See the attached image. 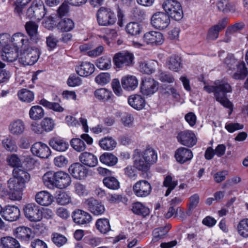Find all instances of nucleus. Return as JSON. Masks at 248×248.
Returning a JSON list of instances; mask_svg holds the SVG:
<instances>
[{
  "label": "nucleus",
  "mask_w": 248,
  "mask_h": 248,
  "mask_svg": "<svg viewBox=\"0 0 248 248\" xmlns=\"http://www.w3.org/2000/svg\"><path fill=\"white\" fill-rule=\"evenodd\" d=\"M134 164L138 170L147 172L151 165L155 163L157 159V153L149 145L142 152L139 149L134 150Z\"/></svg>",
  "instance_id": "obj_1"
},
{
  "label": "nucleus",
  "mask_w": 248,
  "mask_h": 248,
  "mask_svg": "<svg viewBox=\"0 0 248 248\" xmlns=\"http://www.w3.org/2000/svg\"><path fill=\"white\" fill-rule=\"evenodd\" d=\"M232 87L227 82L221 81L219 84H216L215 99L224 107L232 110V104L228 99L227 93H231Z\"/></svg>",
  "instance_id": "obj_2"
},
{
  "label": "nucleus",
  "mask_w": 248,
  "mask_h": 248,
  "mask_svg": "<svg viewBox=\"0 0 248 248\" xmlns=\"http://www.w3.org/2000/svg\"><path fill=\"white\" fill-rule=\"evenodd\" d=\"M224 63L230 70H234L237 68V72H235L232 77L236 80H243L248 75V70L245 62L242 61L238 63L237 60L233 57L229 56L224 60Z\"/></svg>",
  "instance_id": "obj_3"
},
{
  "label": "nucleus",
  "mask_w": 248,
  "mask_h": 248,
  "mask_svg": "<svg viewBox=\"0 0 248 248\" xmlns=\"http://www.w3.org/2000/svg\"><path fill=\"white\" fill-rule=\"evenodd\" d=\"M165 13L176 21H180L183 17L182 6L177 0H165L162 4Z\"/></svg>",
  "instance_id": "obj_4"
},
{
  "label": "nucleus",
  "mask_w": 248,
  "mask_h": 248,
  "mask_svg": "<svg viewBox=\"0 0 248 248\" xmlns=\"http://www.w3.org/2000/svg\"><path fill=\"white\" fill-rule=\"evenodd\" d=\"M98 24L100 26H108L114 25L117 20L114 12L109 8L101 7L96 13Z\"/></svg>",
  "instance_id": "obj_5"
},
{
  "label": "nucleus",
  "mask_w": 248,
  "mask_h": 248,
  "mask_svg": "<svg viewBox=\"0 0 248 248\" xmlns=\"http://www.w3.org/2000/svg\"><path fill=\"white\" fill-rule=\"evenodd\" d=\"M22 50L18 59L21 64L25 66L32 65L37 62L40 55L38 48H33L31 46Z\"/></svg>",
  "instance_id": "obj_6"
},
{
  "label": "nucleus",
  "mask_w": 248,
  "mask_h": 248,
  "mask_svg": "<svg viewBox=\"0 0 248 248\" xmlns=\"http://www.w3.org/2000/svg\"><path fill=\"white\" fill-rule=\"evenodd\" d=\"M9 188V198L13 201H19L22 199V192L25 188L23 183L20 182L14 176L7 181Z\"/></svg>",
  "instance_id": "obj_7"
},
{
  "label": "nucleus",
  "mask_w": 248,
  "mask_h": 248,
  "mask_svg": "<svg viewBox=\"0 0 248 248\" xmlns=\"http://www.w3.org/2000/svg\"><path fill=\"white\" fill-rule=\"evenodd\" d=\"M133 54L127 51H123L116 53L113 58V62L117 68L130 66L134 63Z\"/></svg>",
  "instance_id": "obj_8"
},
{
  "label": "nucleus",
  "mask_w": 248,
  "mask_h": 248,
  "mask_svg": "<svg viewBox=\"0 0 248 248\" xmlns=\"http://www.w3.org/2000/svg\"><path fill=\"white\" fill-rule=\"evenodd\" d=\"M46 14L45 7L41 0H34L27 11V15L30 18L39 20L44 17Z\"/></svg>",
  "instance_id": "obj_9"
},
{
  "label": "nucleus",
  "mask_w": 248,
  "mask_h": 248,
  "mask_svg": "<svg viewBox=\"0 0 248 248\" xmlns=\"http://www.w3.org/2000/svg\"><path fill=\"white\" fill-rule=\"evenodd\" d=\"M159 88V83L150 77L142 78L140 84V92L144 95L151 96L156 92Z\"/></svg>",
  "instance_id": "obj_10"
},
{
  "label": "nucleus",
  "mask_w": 248,
  "mask_h": 248,
  "mask_svg": "<svg viewBox=\"0 0 248 248\" xmlns=\"http://www.w3.org/2000/svg\"><path fill=\"white\" fill-rule=\"evenodd\" d=\"M176 138L180 144L188 148L195 145L197 141L195 133L191 130L181 131L178 133Z\"/></svg>",
  "instance_id": "obj_11"
},
{
  "label": "nucleus",
  "mask_w": 248,
  "mask_h": 248,
  "mask_svg": "<svg viewBox=\"0 0 248 248\" xmlns=\"http://www.w3.org/2000/svg\"><path fill=\"white\" fill-rule=\"evenodd\" d=\"M170 16L166 13L158 12L154 14L151 19V23L155 28L162 30L170 24Z\"/></svg>",
  "instance_id": "obj_12"
},
{
  "label": "nucleus",
  "mask_w": 248,
  "mask_h": 248,
  "mask_svg": "<svg viewBox=\"0 0 248 248\" xmlns=\"http://www.w3.org/2000/svg\"><path fill=\"white\" fill-rule=\"evenodd\" d=\"M152 190L151 184L147 180L137 182L133 186L134 194L139 198H145L150 195Z\"/></svg>",
  "instance_id": "obj_13"
},
{
  "label": "nucleus",
  "mask_w": 248,
  "mask_h": 248,
  "mask_svg": "<svg viewBox=\"0 0 248 248\" xmlns=\"http://www.w3.org/2000/svg\"><path fill=\"white\" fill-rule=\"evenodd\" d=\"M25 217L30 221L37 222L42 218V212L39 206L35 203H31L27 204L24 209Z\"/></svg>",
  "instance_id": "obj_14"
},
{
  "label": "nucleus",
  "mask_w": 248,
  "mask_h": 248,
  "mask_svg": "<svg viewBox=\"0 0 248 248\" xmlns=\"http://www.w3.org/2000/svg\"><path fill=\"white\" fill-rule=\"evenodd\" d=\"M228 18H223L217 25L212 26L208 31L206 38L208 40H215L218 37L219 32L224 29L228 22Z\"/></svg>",
  "instance_id": "obj_15"
},
{
  "label": "nucleus",
  "mask_w": 248,
  "mask_h": 248,
  "mask_svg": "<svg viewBox=\"0 0 248 248\" xmlns=\"http://www.w3.org/2000/svg\"><path fill=\"white\" fill-rule=\"evenodd\" d=\"M192 151L187 148L181 147L175 152L174 157L177 162L181 164L190 161L193 158Z\"/></svg>",
  "instance_id": "obj_16"
},
{
  "label": "nucleus",
  "mask_w": 248,
  "mask_h": 248,
  "mask_svg": "<svg viewBox=\"0 0 248 248\" xmlns=\"http://www.w3.org/2000/svg\"><path fill=\"white\" fill-rule=\"evenodd\" d=\"M31 151L33 155L42 158H47L51 154L49 148L41 142L33 144L31 148Z\"/></svg>",
  "instance_id": "obj_17"
},
{
  "label": "nucleus",
  "mask_w": 248,
  "mask_h": 248,
  "mask_svg": "<svg viewBox=\"0 0 248 248\" xmlns=\"http://www.w3.org/2000/svg\"><path fill=\"white\" fill-rule=\"evenodd\" d=\"M11 42L14 47L17 49L21 48L22 50L31 46L27 36L20 32L15 33L13 35Z\"/></svg>",
  "instance_id": "obj_18"
},
{
  "label": "nucleus",
  "mask_w": 248,
  "mask_h": 248,
  "mask_svg": "<svg viewBox=\"0 0 248 248\" xmlns=\"http://www.w3.org/2000/svg\"><path fill=\"white\" fill-rule=\"evenodd\" d=\"M20 216V211L18 207L13 205H7L3 210V218L9 221L17 220Z\"/></svg>",
  "instance_id": "obj_19"
},
{
  "label": "nucleus",
  "mask_w": 248,
  "mask_h": 248,
  "mask_svg": "<svg viewBox=\"0 0 248 248\" xmlns=\"http://www.w3.org/2000/svg\"><path fill=\"white\" fill-rule=\"evenodd\" d=\"M143 39L144 42L149 45H160L163 41V34L158 31H149L144 34Z\"/></svg>",
  "instance_id": "obj_20"
},
{
  "label": "nucleus",
  "mask_w": 248,
  "mask_h": 248,
  "mask_svg": "<svg viewBox=\"0 0 248 248\" xmlns=\"http://www.w3.org/2000/svg\"><path fill=\"white\" fill-rule=\"evenodd\" d=\"M85 202L88 205L90 212L93 215L99 216L104 213L105 211L104 205L98 200L92 198L86 200Z\"/></svg>",
  "instance_id": "obj_21"
},
{
  "label": "nucleus",
  "mask_w": 248,
  "mask_h": 248,
  "mask_svg": "<svg viewBox=\"0 0 248 248\" xmlns=\"http://www.w3.org/2000/svg\"><path fill=\"white\" fill-rule=\"evenodd\" d=\"M82 240L85 244L90 245L92 248H94L99 245L102 240L100 238L93 237L89 234L88 232H85L82 230L78 229V241Z\"/></svg>",
  "instance_id": "obj_22"
},
{
  "label": "nucleus",
  "mask_w": 248,
  "mask_h": 248,
  "mask_svg": "<svg viewBox=\"0 0 248 248\" xmlns=\"http://www.w3.org/2000/svg\"><path fill=\"white\" fill-rule=\"evenodd\" d=\"M55 187L60 189L66 188L71 183V178L69 175L63 171L55 172Z\"/></svg>",
  "instance_id": "obj_23"
},
{
  "label": "nucleus",
  "mask_w": 248,
  "mask_h": 248,
  "mask_svg": "<svg viewBox=\"0 0 248 248\" xmlns=\"http://www.w3.org/2000/svg\"><path fill=\"white\" fill-rule=\"evenodd\" d=\"M8 129L11 134L18 136L24 133L25 130V124L22 120L16 119L10 124Z\"/></svg>",
  "instance_id": "obj_24"
},
{
  "label": "nucleus",
  "mask_w": 248,
  "mask_h": 248,
  "mask_svg": "<svg viewBox=\"0 0 248 248\" xmlns=\"http://www.w3.org/2000/svg\"><path fill=\"white\" fill-rule=\"evenodd\" d=\"M18 49L12 47L9 45L5 46L3 48V53L1 55L2 59L9 62H13L18 57Z\"/></svg>",
  "instance_id": "obj_25"
},
{
  "label": "nucleus",
  "mask_w": 248,
  "mask_h": 248,
  "mask_svg": "<svg viewBox=\"0 0 248 248\" xmlns=\"http://www.w3.org/2000/svg\"><path fill=\"white\" fill-rule=\"evenodd\" d=\"M128 103L131 107L137 110L143 109L146 104L144 98L139 94L130 95L128 98Z\"/></svg>",
  "instance_id": "obj_26"
},
{
  "label": "nucleus",
  "mask_w": 248,
  "mask_h": 248,
  "mask_svg": "<svg viewBox=\"0 0 248 248\" xmlns=\"http://www.w3.org/2000/svg\"><path fill=\"white\" fill-rule=\"evenodd\" d=\"M49 145L58 152H64L69 147L68 143L64 139L57 137L52 138L49 142Z\"/></svg>",
  "instance_id": "obj_27"
},
{
  "label": "nucleus",
  "mask_w": 248,
  "mask_h": 248,
  "mask_svg": "<svg viewBox=\"0 0 248 248\" xmlns=\"http://www.w3.org/2000/svg\"><path fill=\"white\" fill-rule=\"evenodd\" d=\"M25 27L31 40L34 43H37L40 39L37 24L34 22L29 21L26 23Z\"/></svg>",
  "instance_id": "obj_28"
},
{
  "label": "nucleus",
  "mask_w": 248,
  "mask_h": 248,
  "mask_svg": "<svg viewBox=\"0 0 248 248\" xmlns=\"http://www.w3.org/2000/svg\"><path fill=\"white\" fill-rule=\"evenodd\" d=\"M121 83L124 90L127 91H132L138 87V80L135 76H127L122 78Z\"/></svg>",
  "instance_id": "obj_29"
},
{
  "label": "nucleus",
  "mask_w": 248,
  "mask_h": 248,
  "mask_svg": "<svg viewBox=\"0 0 248 248\" xmlns=\"http://www.w3.org/2000/svg\"><path fill=\"white\" fill-rule=\"evenodd\" d=\"M35 201L40 205L48 206L53 201L52 196L46 191H41L36 193Z\"/></svg>",
  "instance_id": "obj_30"
},
{
  "label": "nucleus",
  "mask_w": 248,
  "mask_h": 248,
  "mask_svg": "<svg viewBox=\"0 0 248 248\" xmlns=\"http://www.w3.org/2000/svg\"><path fill=\"white\" fill-rule=\"evenodd\" d=\"M78 158L81 163L90 167H95L98 163L97 158L91 153H82Z\"/></svg>",
  "instance_id": "obj_31"
},
{
  "label": "nucleus",
  "mask_w": 248,
  "mask_h": 248,
  "mask_svg": "<svg viewBox=\"0 0 248 248\" xmlns=\"http://www.w3.org/2000/svg\"><path fill=\"white\" fill-rule=\"evenodd\" d=\"M14 235L18 239L24 241H29L33 237L31 229L24 226L16 228L14 231Z\"/></svg>",
  "instance_id": "obj_32"
},
{
  "label": "nucleus",
  "mask_w": 248,
  "mask_h": 248,
  "mask_svg": "<svg viewBox=\"0 0 248 248\" xmlns=\"http://www.w3.org/2000/svg\"><path fill=\"white\" fill-rule=\"evenodd\" d=\"M94 71V65L90 62H82L78 66V76L87 77Z\"/></svg>",
  "instance_id": "obj_33"
},
{
  "label": "nucleus",
  "mask_w": 248,
  "mask_h": 248,
  "mask_svg": "<svg viewBox=\"0 0 248 248\" xmlns=\"http://www.w3.org/2000/svg\"><path fill=\"white\" fill-rule=\"evenodd\" d=\"M171 228L170 225H166L163 227L155 228L153 232L152 243H154L164 238Z\"/></svg>",
  "instance_id": "obj_34"
},
{
  "label": "nucleus",
  "mask_w": 248,
  "mask_h": 248,
  "mask_svg": "<svg viewBox=\"0 0 248 248\" xmlns=\"http://www.w3.org/2000/svg\"><path fill=\"white\" fill-rule=\"evenodd\" d=\"M13 175L18 181L22 182L25 186V184L30 180V174L24 170L19 168H15L13 171Z\"/></svg>",
  "instance_id": "obj_35"
},
{
  "label": "nucleus",
  "mask_w": 248,
  "mask_h": 248,
  "mask_svg": "<svg viewBox=\"0 0 248 248\" xmlns=\"http://www.w3.org/2000/svg\"><path fill=\"white\" fill-rule=\"evenodd\" d=\"M100 147L104 150L111 151L116 146L117 142L111 137H105L99 140Z\"/></svg>",
  "instance_id": "obj_36"
},
{
  "label": "nucleus",
  "mask_w": 248,
  "mask_h": 248,
  "mask_svg": "<svg viewBox=\"0 0 248 248\" xmlns=\"http://www.w3.org/2000/svg\"><path fill=\"white\" fill-rule=\"evenodd\" d=\"M94 95L97 99L103 102L112 100V97L113 96L110 91L105 88L96 90L94 92Z\"/></svg>",
  "instance_id": "obj_37"
},
{
  "label": "nucleus",
  "mask_w": 248,
  "mask_h": 248,
  "mask_svg": "<svg viewBox=\"0 0 248 248\" xmlns=\"http://www.w3.org/2000/svg\"><path fill=\"white\" fill-rule=\"evenodd\" d=\"M132 211L136 215L146 217L149 215L150 210L140 202L133 204Z\"/></svg>",
  "instance_id": "obj_38"
},
{
  "label": "nucleus",
  "mask_w": 248,
  "mask_h": 248,
  "mask_svg": "<svg viewBox=\"0 0 248 248\" xmlns=\"http://www.w3.org/2000/svg\"><path fill=\"white\" fill-rule=\"evenodd\" d=\"M178 181L173 180V178L171 175H167L164 178V180L163 182V186L168 188L165 194V196L166 197L168 196L171 192L178 185Z\"/></svg>",
  "instance_id": "obj_39"
},
{
  "label": "nucleus",
  "mask_w": 248,
  "mask_h": 248,
  "mask_svg": "<svg viewBox=\"0 0 248 248\" xmlns=\"http://www.w3.org/2000/svg\"><path fill=\"white\" fill-rule=\"evenodd\" d=\"M125 29L128 34L132 36H136L140 34L142 27L141 25L138 22H130L126 25Z\"/></svg>",
  "instance_id": "obj_40"
},
{
  "label": "nucleus",
  "mask_w": 248,
  "mask_h": 248,
  "mask_svg": "<svg viewBox=\"0 0 248 248\" xmlns=\"http://www.w3.org/2000/svg\"><path fill=\"white\" fill-rule=\"evenodd\" d=\"M168 65L170 70L178 72L182 67V60L177 55H172L168 61Z\"/></svg>",
  "instance_id": "obj_41"
},
{
  "label": "nucleus",
  "mask_w": 248,
  "mask_h": 248,
  "mask_svg": "<svg viewBox=\"0 0 248 248\" xmlns=\"http://www.w3.org/2000/svg\"><path fill=\"white\" fill-rule=\"evenodd\" d=\"M101 163L109 166L115 165L118 162L117 157L110 153H104L99 157Z\"/></svg>",
  "instance_id": "obj_42"
},
{
  "label": "nucleus",
  "mask_w": 248,
  "mask_h": 248,
  "mask_svg": "<svg viewBox=\"0 0 248 248\" xmlns=\"http://www.w3.org/2000/svg\"><path fill=\"white\" fill-rule=\"evenodd\" d=\"M96 229L102 233L106 234L110 230L109 220L106 218L98 219L95 223Z\"/></svg>",
  "instance_id": "obj_43"
},
{
  "label": "nucleus",
  "mask_w": 248,
  "mask_h": 248,
  "mask_svg": "<svg viewBox=\"0 0 248 248\" xmlns=\"http://www.w3.org/2000/svg\"><path fill=\"white\" fill-rule=\"evenodd\" d=\"M17 95L20 101L26 103L32 102L34 98L33 93L26 89H22L19 90Z\"/></svg>",
  "instance_id": "obj_44"
},
{
  "label": "nucleus",
  "mask_w": 248,
  "mask_h": 248,
  "mask_svg": "<svg viewBox=\"0 0 248 248\" xmlns=\"http://www.w3.org/2000/svg\"><path fill=\"white\" fill-rule=\"evenodd\" d=\"M44 115V111L43 108L39 106H32L29 111V116L31 119L38 120L41 119Z\"/></svg>",
  "instance_id": "obj_45"
},
{
  "label": "nucleus",
  "mask_w": 248,
  "mask_h": 248,
  "mask_svg": "<svg viewBox=\"0 0 248 248\" xmlns=\"http://www.w3.org/2000/svg\"><path fill=\"white\" fill-rule=\"evenodd\" d=\"M105 186L109 189L117 190L120 188V183L118 180L113 176H108L103 180Z\"/></svg>",
  "instance_id": "obj_46"
},
{
  "label": "nucleus",
  "mask_w": 248,
  "mask_h": 248,
  "mask_svg": "<svg viewBox=\"0 0 248 248\" xmlns=\"http://www.w3.org/2000/svg\"><path fill=\"white\" fill-rule=\"evenodd\" d=\"M0 241L6 248H19L20 247L18 241L10 236L1 237Z\"/></svg>",
  "instance_id": "obj_47"
},
{
  "label": "nucleus",
  "mask_w": 248,
  "mask_h": 248,
  "mask_svg": "<svg viewBox=\"0 0 248 248\" xmlns=\"http://www.w3.org/2000/svg\"><path fill=\"white\" fill-rule=\"evenodd\" d=\"M58 28L62 32H67L72 30L74 27L73 21L70 18L62 19L58 24Z\"/></svg>",
  "instance_id": "obj_48"
},
{
  "label": "nucleus",
  "mask_w": 248,
  "mask_h": 248,
  "mask_svg": "<svg viewBox=\"0 0 248 248\" xmlns=\"http://www.w3.org/2000/svg\"><path fill=\"white\" fill-rule=\"evenodd\" d=\"M244 25L241 23H236L233 25L229 27L225 32L226 40V42H229L230 41L231 35L235 32H236L243 29Z\"/></svg>",
  "instance_id": "obj_49"
},
{
  "label": "nucleus",
  "mask_w": 248,
  "mask_h": 248,
  "mask_svg": "<svg viewBox=\"0 0 248 248\" xmlns=\"http://www.w3.org/2000/svg\"><path fill=\"white\" fill-rule=\"evenodd\" d=\"M107 199L110 203H119L122 202L125 205L127 204L128 199L124 195L117 194H109Z\"/></svg>",
  "instance_id": "obj_50"
},
{
  "label": "nucleus",
  "mask_w": 248,
  "mask_h": 248,
  "mask_svg": "<svg viewBox=\"0 0 248 248\" xmlns=\"http://www.w3.org/2000/svg\"><path fill=\"white\" fill-rule=\"evenodd\" d=\"M96 66L101 70H107L111 67V59L109 57L104 56L99 58L96 60Z\"/></svg>",
  "instance_id": "obj_51"
},
{
  "label": "nucleus",
  "mask_w": 248,
  "mask_h": 248,
  "mask_svg": "<svg viewBox=\"0 0 248 248\" xmlns=\"http://www.w3.org/2000/svg\"><path fill=\"white\" fill-rule=\"evenodd\" d=\"M237 231L240 235L244 237H248V218L241 220L237 225Z\"/></svg>",
  "instance_id": "obj_52"
},
{
  "label": "nucleus",
  "mask_w": 248,
  "mask_h": 248,
  "mask_svg": "<svg viewBox=\"0 0 248 248\" xmlns=\"http://www.w3.org/2000/svg\"><path fill=\"white\" fill-rule=\"evenodd\" d=\"M43 180L44 184L48 187H52L55 186V172L52 171H48L46 172L43 176Z\"/></svg>",
  "instance_id": "obj_53"
},
{
  "label": "nucleus",
  "mask_w": 248,
  "mask_h": 248,
  "mask_svg": "<svg viewBox=\"0 0 248 248\" xmlns=\"http://www.w3.org/2000/svg\"><path fill=\"white\" fill-rule=\"evenodd\" d=\"M92 220V217L89 213L78 209V225L87 224Z\"/></svg>",
  "instance_id": "obj_54"
},
{
  "label": "nucleus",
  "mask_w": 248,
  "mask_h": 248,
  "mask_svg": "<svg viewBox=\"0 0 248 248\" xmlns=\"http://www.w3.org/2000/svg\"><path fill=\"white\" fill-rule=\"evenodd\" d=\"M51 240L54 244L58 247H62L67 242V239L65 236L56 232L52 233Z\"/></svg>",
  "instance_id": "obj_55"
},
{
  "label": "nucleus",
  "mask_w": 248,
  "mask_h": 248,
  "mask_svg": "<svg viewBox=\"0 0 248 248\" xmlns=\"http://www.w3.org/2000/svg\"><path fill=\"white\" fill-rule=\"evenodd\" d=\"M217 7L218 10L224 13H227L233 10V7L229 0H220L217 3Z\"/></svg>",
  "instance_id": "obj_56"
},
{
  "label": "nucleus",
  "mask_w": 248,
  "mask_h": 248,
  "mask_svg": "<svg viewBox=\"0 0 248 248\" xmlns=\"http://www.w3.org/2000/svg\"><path fill=\"white\" fill-rule=\"evenodd\" d=\"M2 144L3 147L7 151L11 152H16L17 147L15 141L10 138H6L2 140Z\"/></svg>",
  "instance_id": "obj_57"
},
{
  "label": "nucleus",
  "mask_w": 248,
  "mask_h": 248,
  "mask_svg": "<svg viewBox=\"0 0 248 248\" xmlns=\"http://www.w3.org/2000/svg\"><path fill=\"white\" fill-rule=\"evenodd\" d=\"M44 131L46 132H49L53 130L55 124L54 121L50 118L46 117L41 121Z\"/></svg>",
  "instance_id": "obj_58"
},
{
  "label": "nucleus",
  "mask_w": 248,
  "mask_h": 248,
  "mask_svg": "<svg viewBox=\"0 0 248 248\" xmlns=\"http://www.w3.org/2000/svg\"><path fill=\"white\" fill-rule=\"evenodd\" d=\"M189 203L188 204V210L186 212L187 215L190 216L191 213L190 211L196 208L200 202L199 195L196 193L189 198Z\"/></svg>",
  "instance_id": "obj_59"
},
{
  "label": "nucleus",
  "mask_w": 248,
  "mask_h": 248,
  "mask_svg": "<svg viewBox=\"0 0 248 248\" xmlns=\"http://www.w3.org/2000/svg\"><path fill=\"white\" fill-rule=\"evenodd\" d=\"M110 76L108 73H101L95 78V82L100 85H105L109 82Z\"/></svg>",
  "instance_id": "obj_60"
},
{
  "label": "nucleus",
  "mask_w": 248,
  "mask_h": 248,
  "mask_svg": "<svg viewBox=\"0 0 248 248\" xmlns=\"http://www.w3.org/2000/svg\"><path fill=\"white\" fill-rule=\"evenodd\" d=\"M159 79L162 82L173 83L174 78L172 75L169 73L161 72L159 75Z\"/></svg>",
  "instance_id": "obj_61"
},
{
  "label": "nucleus",
  "mask_w": 248,
  "mask_h": 248,
  "mask_svg": "<svg viewBox=\"0 0 248 248\" xmlns=\"http://www.w3.org/2000/svg\"><path fill=\"white\" fill-rule=\"evenodd\" d=\"M243 127V124L237 123L226 124L225 126V129L230 133H233L236 130L242 129Z\"/></svg>",
  "instance_id": "obj_62"
},
{
  "label": "nucleus",
  "mask_w": 248,
  "mask_h": 248,
  "mask_svg": "<svg viewBox=\"0 0 248 248\" xmlns=\"http://www.w3.org/2000/svg\"><path fill=\"white\" fill-rule=\"evenodd\" d=\"M111 87L115 94L117 96H120L122 94V89L120 86L118 79L115 78L112 80Z\"/></svg>",
  "instance_id": "obj_63"
},
{
  "label": "nucleus",
  "mask_w": 248,
  "mask_h": 248,
  "mask_svg": "<svg viewBox=\"0 0 248 248\" xmlns=\"http://www.w3.org/2000/svg\"><path fill=\"white\" fill-rule=\"evenodd\" d=\"M69 6L67 2H63L57 10V13L60 17L66 16L69 13Z\"/></svg>",
  "instance_id": "obj_64"
}]
</instances>
